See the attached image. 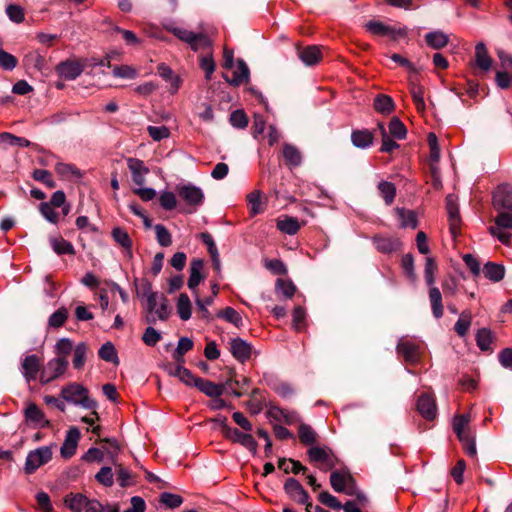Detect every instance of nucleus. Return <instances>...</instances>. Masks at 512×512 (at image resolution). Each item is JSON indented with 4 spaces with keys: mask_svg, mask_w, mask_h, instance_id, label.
Here are the masks:
<instances>
[{
    "mask_svg": "<svg viewBox=\"0 0 512 512\" xmlns=\"http://www.w3.org/2000/svg\"><path fill=\"white\" fill-rule=\"evenodd\" d=\"M142 297L146 299V309L149 312L146 317L148 323H155L156 318L161 321L169 318L171 310L167 298L163 294L152 291L150 284L145 285Z\"/></svg>",
    "mask_w": 512,
    "mask_h": 512,
    "instance_id": "nucleus-1",
    "label": "nucleus"
},
{
    "mask_svg": "<svg viewBox=\"0 0 512 512\" xmlns=\"http://www.w3.org/2000/svg\"><path fill=\"white\" fill-rule=\"evenodd\" d=\"M60 396L64 401L84 409H95L97 407V402L89 396V390L77 382H71L63 386Z\"/></svg>",
    "mask_w": 512,
    "mask_h": 512,
    "instance_id": "nucleus-2",
    "label": "nucleus"
},
{
    "mask_svg": "<svg viewBox=\"0 0 512 512\" xmlns=\"http://www.w3.org/2000/svg\"><path fill=\"white\" fill-rule=\"evenodd\" d=\"M471 416L469 413L456 415L453 419V430L459 441L463 444L467 455L474 457L477 453L475 437L470 430Z\"/></svg>",
    "mask_w": 512,
    "mask_h": 512,
    "instance_id": "nucleus-3",
    "label": "nucleus"
},
{
    "mask_svg": "<svg viewBox=\"0 0 512 512\" xmlns=\"http://www.w3.org/2000/svg\"><path fill=\"white\" fill-rule=\"evenodd\" d=\"M307 455L310 462L324 472L332 470L338 463L337 457L327 446H312L308 449Z\"/></svg>",
    "mask_w": 512,
    "mask_h": 512,
    "instance_id": "nucleus-4",
    "label": "nucleus"
},
{
    "mask_svg": "<svg viewBox=\"0 0 512 512\" xmlns=\"http://www.w3.org/2000/svg\"><path fill=\"white\" fill-rule=\"evenodd\" d=\"M498 215L494 219L495 225L490 226L488 231L504 245L510 244L511 233L505 230H512V212L498 211Z\"/></svg>",
    "mask_w": 512,
    "mask_h": 512,
    "instance_id": "nucleus-5",
    "label": "nucleus"
},
{
    "mask_svg": "<svg viewBox=\"0 0 512 512\" xmlns=\"http://www.w3.org/2000/svg\"><path fill=\"white\" fill-rule=\"evenodd\" d=\"M364 27L374 36H387L394 41L407 36L408 33V29L406 27L389 26L376 20L368 21Z\"/></svg>",
    "mask_w": 512,
    "mask_h": 512,
    "instance_id": "nucleus-6",
    "label": "nucleus"
},
{
    "mask_svg": "<svg viewBox=\"0 0 512 512\" xmlns=\"http://www.w3.org/2000/svg\"><path fill=\"white\" fill-rule=\"evenodd\" d=\"M68 366L69 362L67 359L56 357L50 359L40 372V382L48 384L60 378L66 373Z\"/></svg>",
    "mask_w": 512,
    "mask_h": 512,
    "instance_id": "nucleus-7",
    "label": "nucleus"
},
{
    "mask_svg": "<svg viewBox=\"0 0 512 512\" xmlns=\"http://www.w3.org/2000/svg\"><path fill=\"white\" fill-rule=\"evenodd\" d=\"M330 484L335 492L353 494L355 493V480L347 469L333 471L330 475Z\"/></svg>",
    "mask_w": 512,
    "mask_h": 512,
    "instance_id": "nucleus-8",
    "label": "nucleus"
},
{
    "mask_svg": "<svg viewBox=\"0 0 512 512\" xmlns=\"http://www.w3.org/2000/svg\"><path fill=\"white\" fill-rule=\"evenodd\" d=\"M52 458V451L48 446L39 447L30 451L26 457L24 471L26 474L34 473L39 467L48 463Z\"/></svg>",
    "mask_w": 512,
    "mask_h": 512,
    "instance_id": "nucleus-9",
    "label": "nucleus"
},
{
    "mask_svg": "<svg viewBox=\"0 0 512 512\" xmlns=\"http://www.w3.org/2000/svg\"><path fill=\"white\" fill-rule=\"evenodd\" d=\"M492 203L496 211L512 212V185L508 183L498 185L493 192Z\"/></svg>",
    "mask_w": 512,
    "mask_h": 512,
    "instance_id": "nucleus-10",
    "label": "nucleus"
},
{
    "mask_svg": "<svg viewBox=\"0 0 512 512\" xmlns=\"http://www.w3.org/2000/svg\"><path fill=\"white\" fill-rule=\"evenodd\" d=\"M24 419L33 428H46L50 426V421L46 418L44 412L33 402L26 403Z\"/></svg>",
    "mask_w": 512,
    "mask_h": 512,
    "instance_id": "nucleus-11",
    "label": "nucleus"
},
{
    "mask_svg": "<svg viewBox=\"0 0 512 512\" xmlns=\"http://www.w3.org/2000/svg\"><path fill=\"white\" fill-rule=\"evenodd\" d=\"M223 435L227 439H229L235 443L241 444L242 446H244L245 448H247L250 451L255 452L257 449V442L255 441L253 436L249 433H244V432L239 431L236 428H231L227 425H224L223 426Z\"/></svg>",
    "mask_w": 512,
    "mask_h": 512,
    "instance_id": "nucleus-12",
    "label": "nucleus"
},
{
    "mask_svg": "<svg viewBox=\"0 0 512 512\" xmlns=\"http://www.w3.org/2000/svg\"><path fill=\"white\" fill-rule=\"evenodd\" d=\"M179 196L191 206H200L204 201V193L201 188L186 184L178 188Z\"/></svg>",
    "mask_w": 512,
    "mask_h": 512,
    "instance_id": "nucleus-13",
    "label": "nucleus"
},
{
    "mask_svg": "<svg viewBox=\"0 0 512 512\" xmlns=\"http://www.w3.org/2000/svg\"><path fill=\"white\" fill-rule=\"evenodd\" d=\"M40 366V359L35 354L28 355L22 360L21 372L28 383L31 382L32 380H35L37 374L41 372Z\"/></svg>",
    "mask_w": 512,
    "mask_h": 512,
    "instance_id": "nucleus-14",
    "label": "nucleus"
},
{
    "mask_svg": "<svg viewBox=\"0 0 512 512\" xmlns=\"http://www.w3.org/2000/svg\"><path fill=\"white\" fill-rule=\"evenodd\" d=\"M418 412L427 420H434L437 416V406L433 396L422 394L417 401Z\"/></svg>",
    "mask_w": 512,
    "mask_h": 512,
    "instance_id": "nucleus-15",
    "label": "nucleus"
},
{
    "mask_svg": "<svg viewBox=\"0 0 512 512\" xmlns=\"http://www.w3.org/2000/svg\"><path fill=\"white\" fill-rule=\"evenodd\" d=\"M285 492L298 503H307L309 495L300 482L294 478H288L284 484Z\"/></svg>",
    "mask_w": 512,
    "mask_h": 512,
    "instance_id": "nucleus-16",
    "label": "nucleus"
},
{
    "mask_svg": "<svg viewBox=\"0 0 512 512\" xmlns=\"http://www.w3.org/2000/svg\"><path fill=\"white\" fill-rule=\"evenodd\" d=\"M127 165L131 172L134 184L137 186H143L145 183V176L149 172V169L144 165V162L137 158H128Z\"/></svg>",
    "mask_w": 512,
    "mask_h": 512,
    "instance_id": "nucleus-17",
    "label": "nucleus"
},
{
    "mask_svg": "<svg viewBox=\"0 0 512 512\" xmlns=\"http://www.w3.org/2000/svg\"><path fill=\"white\" fill-rule=\"evenodd\" d=\"M204 261L199 258L192 259L190 263V276L188 279V287L197 295V287L204 279L203 275Z\"/></svg>",
    "mask_w": 512,
    "mask_h": 512,
    "instance_id": "nucleus-18",
    "label": "nucleus"
},
{
    "mask_svg": "<svg viewBox=\"0 0 512 512\" xmlns=\"http://www.w3.org/2000/svg\"><path fill=\"white\" fill-rule=\"evenodd\" d=\"M79 439L80 432L77 428L73 427L68 430L64 443L60 449L62 457L70 458L75 454Z\"/></svg>",
    "mask_w": 512,
    "mask_h": 512,
    "instance_id": "nucleus-19",
    "label": "nucleus"
},
{
    "mask_svg": "<svg viewBox=\"0 0 512 512\" xmlns=\"http://www.w3.org/2000/svg\"><path fill=\"white\" fill-rule=\"evenodd\" d=\"M56 71L60 77L74 80L82 73L83 68L77 61H65L57 65Z\"/></svg>",
    "mask_w": 512,
    "mask_h": 512,
    "instance_id": "nucleus-20",
    "label": "nucleus"
},
{
    "mask_svg": "<svg viewBox=\"0 0 512 512\" xmlns=\"http://www.w3.org/2000/svg\"><path fill=\"white\" fill-rule=\"evenodd\" d=\"M397 352L407 362H415L418 359L419 345L408 339H401L397 344Z\"/></svg>",
    "mask_w": 512,
    "mask_h": 512,
    "instance_id": "nucleus-21",
    "label": "nucleus"
},
{
    "mask_svg": "<svg viewBox=\"0 0 512 512\" xmlns=\"http://www.w3.org/2000/svg\"><path fill=\"white\" fill-rule=\"evenodd\" d=\"M230 351L238 361L245 362L250 358L251 346L243 339L235 338L230 342Z\"/></svg>",
    "mask_w": 512,
    "mask_h": 512,
    "instance_id": "nucleus-22",
    "label": "nucleus"
},
{
    "mask_svg": "<svg viewBox=\"0 0 512 512\" xmlns=\"http://www.w3.org/2000/svg\"><path fill=\"white\" fill-rule=\"evenodd\" d=\"M91 500L81 493H70L65 496L64 503L72 512H84Z\"/></svg>",
    "mask_w": 512,
    "mask_h": 512,
    "instance_id": "nucleus-23",
    "label": "nucleus"
},
{
    "mask_svg": "<svg viewBox=\"0 0 512 512\" xmlns=\"http://www.w3.org/2000/svg\"><path fill=\"white\" fill-rule=\"evenodd\" d=\"M373 243L381 253H392L401 247V241L395 237L375 236Z\"/></svg>",
    "mask_w": 512,
    "mask_h": 512,
    "instance_id": "nucleus-24",
    "label": "nucleus"
},
{
    "mask_svg": "<svg viewBox=\"0 0 512 512\" xmlns=\"http://www.w3.org/2000/svg\"><path fill=\"white\" fill-rule=\"evenodd\" d=\"M446 207L449 216L450 230L453 235H456L460 226L459 209L456 204V199L453 195H448L446 198Z\"/></svg>",
    "mask_w": 512,
    "mask_h": 512,
    "instance_id": "nucleus-25",
    "label": "nucleus"
},
{
    "mask_svg": "<svg viewBox=\"0 0 512 512\" xmlns=\"http://www.w3.org/2000/svg\"><path fill=\"white\" fill-rule=\"evenodd\" d=\"M195 387L198 388L202 393L208 397H220L224 392V386L221 384H215L209 380L200 378L196 380Z\"/></svg>",
    "mask_w": 512,
    "mask_h": 512,
    "instance_id": "nucleus-26",
    "label": "nucleus"
},
{
    "mask_svg": "<svg viewBox=\"0 0 512 512\" xmlns=\"http://www.w3.org/2000/svg\"><path fill=\"white\" fill-rule=\"evenodd\" d=\"M298 56L301 59V61L307 66L317 64L322 57L320 48L315 45L307 46L303 49L298 50Z\"/></svg>",
    "mask_w": 512,
    "mask_h": 512,
    "instance_id": "nucleus-27",
    "label": "nucleus"
},
{
    "mask_svg": "<svg viewBox=\"0 0 512 512\" xmlns=\"http://www.w3.org/2000/svg\"><path fill=\"white\" fill-rule=\"evenodd\" d=\"M282 154L286 165L290 168L298 167L302 163L300 150L292 144L285 143Z\"/></svg>",
    "mask_w": 512,
    "mask_h": 512,
    "instance_id": "nucleus-28",
    "label": "nucleus"
},
{
    "mask_svg": "<svg viewBox=\"0 0 512 512\" xmlns=\"http://www.w3.org/2000/svg\"><path fill=\"white\" fill-rule=\"evenodd\" d=\"M88 356V346L84 342L78 343L72 352V365L76 370H82Z\"/></svg>",
    "mask_w": 512,
    "mask_h": 512,
    "instance_id": "nucleus-29",
    "label": "nucleus"
},
{
    "mask_svg": "<svg viewBox=\"0 0 512 512\" xmlns=\"http://www.w3.org/2000/svg\"><path fill=\"white\" fill-rule=\"evenodd\" d=\"M429 300L431 303L433 316L437 319L441 318L444 313L442 304V295L440 290L435 286H430L429 289Z\"/></svg>",
    "mask_w": 512,
    "mask_h": 512,
    "instance_id": "nucleus-30",
    "label": "nucleus"
},
{
    "mask_svg": "<svg viewBox=\"0 0 512 512\" xmlns=\"http://www.w3.org/2000/svg\"><path fill=\"white\" fill-rule=\"evenodd\" d=\"M50 245L57 255H74L75 249L71 242L62 237H50Z\"/></svg>",
    "mask_w": 512,
    "mask_h": 512,
    "instance_id": "nucleus-31",
    "label": "nucleus"
},
{
    "mask_svg": "<svg viewBox=\"0 0 512 512\" xmlns=\"http://www.w3.org/2000/svg\"><path fill=\"white\" fill-rule=\"evenodd\" d=\"M111 234H112L114 241L119 246H121L129 256H131L132 255V240H131L129 234L127 233V231L120 227H115L112 230Z\"/></svg>",
    "mask_w": 512,
    "mask_h": 512,
    "instance_id": "nucleus-32",
    "label": "nucleus"
},
{
    "mask_svg": "<svg viewBox=\"0 0 512 512\" xmlns=\"http://www.w3.org/2000/svg\"><path fill=\"white\" fill-rule=\"evenodd\" d=\"M249 68L244 60L238 59L237 66L233 72V77L230 83L234 86H239L249 81Z\"/></svg>",
    "mask_w": 512,
    "mask_h": 512,
    "instance_id": "nucleus-33",
    "label": "nucleus"
},
{
    "mask_svg": "<svg viewBox=\"0 0 512 512\" xmlns=\"http://www.w3.org/2000/svg\"><path fill=\"white\" fill-rule=\"evenodd\" d=\"M476 65L483 71H489L492 65V59L488 55L484 43H478L475 47Z\"/></svg>",
    "mask_w": 512,
    "mask_h": 512,
    "instance_id": "nucleus-34",
    "label": "nucleus"
},
{
    "mask_svg": "<svg viewBox=\"0 0 512 512\" xmlns=\"http://www.w3.org/2000/svg\"><path fill=\"white\" fill-rule=\"evenodd\" d=\"M169 374L179 378V380L187 386L195 387L196 380L200 379V377H196L190 370L181 365L171 368Z\"/></svg>",
    "mask_w": 512,
    "mask_h": 512,
    "instance_id": "nucleus-35",
    "label": "nucleus"
},
{
    "mask_svg": "<svg viewBox=\"0 0 512 512\" xmlns=\"http://www.w3.org/2000/svg\"><path fill=\"white\" fill-rule=\"evenodd\" d=\"M395 213L398 216L402 228L415 229L417 227L418 222L414 211L398 207L395 209Z\"/></svg>",
    "mask_w": 512,
    "mask_h": 512,
    "instance_id": "nucleus-36",
    "label": "nucleus"
},
{
    "mask_svg": "<svg viewBox=\"0 0 512 512\" xmlns=\"http://www.w3.org/2000/svg\"><path fill=\"white\" fill-rule=\"evenodd\" d=\"M351 140L354 146L365 149L372 145L373 134L368 130H356L352 132Z\"/></svg>",
    "mask_w": 512,
    "mask_h": 512,
    "instance_id": "nucleus-37",
    "label": "nucleus"
},
{
    "mask_svg": "<svg viewBox=\"0 0 512 512\" xmlns=\"http://www.w3.org/2000/svg\"><path fill=\"white\" fill-rule=\"evenodd\" d=\"M177 313L179 317L183 321H187L191 318L192 315V304L187 294L181 293L178 297L177 304Z\"/></svg>",
    "mask_w": 512,
    "mask_h": 512,
    "instance_id": "nucleus-38",
    "label": "nucleus"
},
{
    "mask_svg": "<svg viewBox=\"0 0 512 512\" xmlns=\"http://www.w3.org/2000/svg\"><path fill=\"white\" fill-rule=\"evenodd\" d=\"M298 436L302 444L306 446H314L317 442V433L308 424L302 423L298 427Z\"/></svg>",
    "mask_w": 512,
    "mask_h": 512,
    "instance_id": "nucleus-39",
    "label": "nucleus"
},
{
    "mask_svg": "<svg viewBox=\"0 0 512 512\" xmlns=\"http://www.w3.org/2000/svg\"><path fill=\"white\" fill-rule=\"evenodd\" d=\"M373 106L377 112L383 115H388L394 110L393 99L384 94H380L375 97Z\"/></svg>",
    "mask_w": 512,
    "mask_h": 512,
    "instance_id": "nucleus-40",
    "label": "nucleus"
},
{
    "mask_svg": "<svg viewBox=\"0 0 512 512\" xmlns=\"http://www.w3.org/2000/svg\"><path fill=\"white\" fill-rule=\"evenodd\" d=\"M296 287L291 280L277 279L275 292L280 298L290 299L295 294Z\"/></svg>",
    "mask_w": 512,
    "mask_h": 512,
    "instance_id": "nucleus-41",
    "label": "nucleus"
},
{
    "mask_svg": "<svg viewBox=\"0 0 512 512\" xmlns=\"http://www.w3.org/2000/svg\"><path fill=\"white\" fill-rule=\"evenodd\" d=\"M483 273L487 279L493 282H498L503 279L505 269L502 265L493 262H487L483 268Z\"/></svg>",
    "mask_w": 512,
    "mask_h": 512,
    "instance_id": "nucleus-42",
    "label": "nucleus"
},
{
    "mask_svg": "<svg viewBox=\"0 0 512 512\" xmlns=\"http://www.w3.org/2000/svg\"><path fill=\"white\" fill-rule=\"evenodd\" d=\"M194 51H210L212 40L204 33H194V38L188 44Z\"/></svg>",
    "mask_w": 512,
    "mask_h": 512,
    "instance_id": "nucleus-43",
    "label": "nucleus"
},
{
    "mask_svg": "<svg viewBox=\"0 0 512 512\" xmlns=\"http://www.w3.org/2000/svg\"><path fill=\"white\" fill-rule=\"evenodd\" d=\"M427 44L433 49H441L448 44V36L442 31H433L425 35Z\"/></svg>",
    "mask_w": 512,
    "mask_h": 512,
    "instance_id": "nucleus-44",
    "label": "nucleus"
},
{
    "mask_svg": "<svg viewBox=\"0 0 512 512\" xmlns=\"http://www.w3.org/2000/svg\"><path fill=\"white\" fill-rule=\"evenodd\" d=\"M247 202L250 210V214L255 216L264 211V203L261 199V192L258 190L252 191L247 195Z\"/></svg>",
    "mask_w": 512,
    "mask_h": 512,
    "instance_id": "nucleus-45",
    "label": "nucleus"
},
{
    "mask_svg": "<svg viewBox=\"0 0 512 512\" xmlns=\"http://www.w3.org/2000/svg\"><path fill=\"white\" fill-rule=\"evenodd\" d=\"M276 225L281 232L286 233L288 235H294L300 229L298 220L293 217H285L283 219H278Z\"/></svg>",
    "mask_w": 512,
    "mask_h": 512,
    "instance_id": "nucleus-46",
    "label": "nucleus"
},
{
    "mask_svg": "<svg viewBox=\"0 0 512 512\" xmlns=\"http://www.w3.org/2000/svg\"><path fill=\"white\" fill-rule=\"evenodd\" d=\"M158 74L167 82L171 84V89L173 92L177 91L179 88V78L174 75L172 69L167 66L165 63H161L157 67Z\"/></svg>",
    "mask_w": 512,
    "mask_h": 512,
    "instance_id": "nucleus-47",
    "label": "nucleus"
},
{
    "mask_svg": "<svg viewBox=\"0 0 512 512\" xmlns=\"http://www.w3.org/2000/svg\"><path fill=\"white\" fill-rule=\"evenodd\" d=\"M164 28L175 35L179 40L187 44H189L190 40L194 38V32L179 27L172 22L164 24Z\"/></svg>",
    "mask_w": 512,
    "mask_h": 512,
    "instance_id": "nucleus-48",
    "label": "nucleus"
},
{
    "mask_svg": "<svg viewBox=\"0 0 512 512\" xmlns=\"http://www.w3.org/2000/svg\"><path fill=\"white\" fill-rule=\"evenodd\" d=\"M378 190L387 205H391L396 196V187L388 181H381L378 184Z\"/></svg>",
    "mask_w": 512,
    "mask_h": 512,
    "instance_id": "nucleus-49",
    "label": "nucleus"
},
{
    "mask_svg": "<svg viewBox=\"0 0 512 512\" xmlns=\"http://www.w3.org/2000/svg\"><path fill=\"white\" fill-rule=\"evenodd\" d=\"M55 171L60 177L67 180L79 178L81 176L79 170H77L73 165L63 162H58L55 165Z\"/></svg>",
    "mask_w": 512,
    "mask_h": 512,
    "instance_id": "nucleus-50",
    "label": "nucleus"
},
{
    "mask_svg": "<svg viewBox=\"0 0 512 512\" xmlns=\"http://www.w3.org/2000/svg\"><path fill=\"white\" fill-rule=\"evenodd\" d=\"M216 316L218 318L224 319L225 321L235 325L238 328L243 324L241 315L232 307H226L225 309L219 311Z\"/></svg>",
    "mask_w": 512,
    "mask_h": 512,
    "instance_id": "nucleus-51",
    "label": "nucleus"
},
{
    "mask_svg": "<svg viewBox=\"0 0 512 512\" xmlns=\"http://www.w3.org/2000/svg\"><path fill=\"white\" fill-rule=\"evenodd\" d=\"M56 358L67 359L74 350L73 343L69 338H61L55 344Z\"/></svg>",
    "mask_w": 512,
    "mask_h": 512,
    "instance_id": "nucleus-52",
    "label": "nucleus"
},
{
    "mask_svg": "<svg viewBox=\"0 0 512 512\" xmlns=\"http://www.w3.org/2000/svg\"><path fill=\"white\" fill-rule=\"evenodd\" d=\"M472 321L471 312L465 310L461 313L459 319L455 323L454 329L459 336H465L468 332Z\"/></svg>",
    "mask_w": 512,
    "mask_h": 512,
    "instance_id": "nucleus-53",
    "label": "nucleus"
},
{
    "mask_svg": "<svg viewBox=\"0 0 512 512\" xmlns=\"http://www.w3.org/2000/svg\"><path fill=\"white\" fill-rule=\"evenodd\" d=\"M438 270L435 259L432 257H427L424 268V277L427 285L434 286L436 282V272Z\"/></svg>",
    "mask_w": 512,
    "mask_h": 512,
    "instance_id": "nucleus-54",
    "label": "nucleus"
},
{
    "mask_svg": "<svg viewBox=\"0 0 512 512\" xmlns=\"http://www.w3.org/2000/svg\"><path fill=\"white\" fill-rule=\"evenodd\" d=\"M476 343H477V346L482 351L489 350L491 348V344H492L491 331L486 328H482V329L478 330V332L476 334Z\"/></svg>",
    "mask_w": 512,
    "mask_h": 512,
    "instance_id": "nucleus-55",
    "label": "nucleus"
},
{
    "mask_svg": "<svg viewBox=\"0 0 512 512\" xmlns=\"http://www.w3.org/2000/svg\"><path fill=\"white\" fill-rule=\"evenodd\" d=\"M68 317V310L65 307L59 308L48 319V325L52 328H59L64 325Z\"/></svg>",
    "mask_w": 512,
    "mask_h": 512,
    "instance_id": "nucleus-56",
    "label": "nucleus"
},
{
    "mask_svg": "<svg viewBox=\"0 0 512 512\" xmlns=\"http://www.w3.org/2000/svg\"><path fill=\"white\" fill-rule=\"evenodd\" d=\"M193 348V341L190 338L182 337L178 341L177 348L174 352V358L178 362H183V356L186 352Z\"/></svg>",
    "mask_w": 512,
    "mask_h": 512,
    "instance_id": "nucleus-57",
    "label": "nucleus"
},
{
    "mask_svg": "<svg viewBox=\"0 0 512 512\" xmlns=\"http://www.w3.org/2000/svg\"><path fill=\"white\" fill-rule=\"evenodd\" d=\"M113 76L124 79H134L138 75L137 69L129 65H120L113 67Z\"/></svg>",
    "mask_w": 512,
    "mask_h": 512,
    "instance_id": "nucleus-58",
    "label": "nucleus"
},
{
    "mask_svg": "<svg viewBox=\"0 0 512 512\" xmlns=\"http://www.w3.org/2000/svg\"><path fill=\"white\" fill-rule=\"evenodd\" d=\"M99 357L107 362H117V353L114 345L111 342H106L101 346L98 352Z\"/></svg>",
    "mask_w": 512,
    "mask_h": 512,
    "instance_id": "nucleus-59",
    "label": "nucleus"
},
{
    "mask_svg": "<svg viewBox=\"0 0 512 512\" xmlns=\"http://www.w3.org/2000/svg\"><path fill=\"white\" fill-rule=\"evenodd\" d=\"M389 133L396 139H404L406 137L407 130L404 124L396 117L392 118L389 123Z\"/></svg>",
    "mask_w": 512,
    "mask_h": 512,
    "instance_id": "nucleus-60",
    "label": "nucleus"
},
{
    "mask_svg": "<svg viewBox=\"0 0 512 512\" xmlns=\"http://www.w3.org/2000/svg\"><path fill=\"white\" fill-rule=\"evenodd\" d=\"M156 239L160 246L168 247L172 244V237L170 232L162 224H157L155 227Z\"/></svg>",
    "mask_w": 512,
    "mask_h": 512,
    "instance_id": "nucleus-61",
    "label": "nucleus"
},
{
    "mask_svg": "<svg viewBox=\"0 0 512 512\" xmlns=\"http://www.w3.org/2000/svg\"><path fill=\"white\" fill-rule=\"evenodd\" d=\"M8 18L17 24L22 23L25 19L24 9L15 4H10L6 8Z\"/></svg>",
    "mask_w": 512,
    "mask_h": 512,
    "instance_id": "nucleus-62",
    "label": "nucleus"
},
{
    "mask_svg": "<svg viewBox=\"0 0 512 512\" xmlns=\"http://www.w3.org/2000/svg\"><path fill=\"white\" fill-rule=\"evenodd\" d=\"M306 311L304 308L298 306L294 309L292 314V324L296 331H302L305 328Z\"/></svg>",
    "mask_w": 512,
    "mask_h": 512,
    "instance_id": "nucleus-63",
    "label": "nucleus"
},
{
    "mask_svg": "<svg viewBox=\"0 0 512 512\" xmlns=\"http://www.w3.org/2000/svg\"><path fill=\"white\" fill-rule=\"evenodd\" d=\"M230 123L235 128L244 129L248 125L247 115L243 110H235L230 115Z\"/></svg>",
    "mask_w": 512,
    "mask_h": 512,
    "instance_id": "nucleus-64",
    "label": "nucleus"
}]
</instances>
